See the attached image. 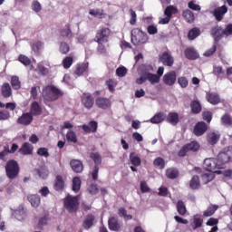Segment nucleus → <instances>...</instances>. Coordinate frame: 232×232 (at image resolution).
Listing matches in <instances>:
<instances>
[{
    "mask_svg": "<svg viewBox=\"0 0 232 232\" xmlns=\"http://www.w3.org/2000/svg\"><path fill=\"white\" fill-rule=\"evenodd\" d=\"M91 159L93 160V162L95 164L94 169L92 172V177L93 180H97L99 177V166L102 162V158L101 157V154L99 153H92Z\"/></svg>",
    "mask_w": 232,
    "mask_h": 232,
    "instance_id": "nucleus-6",
    "label": "nucleus"
},
{
    "mask_svg": "<svg viewBox=\"0 0 232 232\" xmlns=\"http://www.w3.org/2000/svg\"><path fill=\"white\" fill-rule=\"evenodd\" d=\"M217 209H218V206L211 205L204 212V217H211L212 215H215V211H217Z\"/></svg>",
    "mask_w": 232,
    "mask_h": 232,
    "instance_id": "nucleus-48",
    "label": "nucleus"
},
{
    "mask_svg": "<svg viewBox=\"0 0 232 232\" xmlns=\"http://www.w3.org/2000/svg\"><path fill=\"white\" fill-rule=\"evenodd\" d=\"M190 107L193 113H200V111H202V106H200V102L197 101L192 102Z\"/></svg>",
    "mask_w": 232,
    "mask_h": 232,
    "instance_id": "nucleus-49",
    "label": "nucleus"
},
{
    "mask_svg": "<svg viewBox=\"0 0 232 232\" xmlns=\"http://www.w3.org/2000/svg\"><path fill=\"white\" fill-rule=\"evenodd\" d=\"M88 70V63H79L76 66L75 74L76 75H82Z\"/></svg>",
    "mask_w": 232,
    "mask_h": 232,
    "instance_id": "nucleus-40",
    "label": "nucleus"
},
{
    "mask_svg": "<svg viewBox=\"0 0 232 232\" xmlns=\"http://www.w3.org/2000/svg\"><path fill=\"white\" fill-rule=\"evenodd\" d=\"M28 202H30L33 208H39L41 206V196L37 194H31L27 197Z\"/></svg>",
    "mask_w": 232,
    "mask_h": 232,
    "instance_id": "nucleus-19",
    "label": "nucleus"
},
{
    "mask_svg": "<svg viewBox=\"0 0 232 232\" xmlns=\"http://www.w3.org/2000/svg\"><path fill=\"white\" fill-rule=\"evenodd\" d=\"M206 99L208 102L213 104V106H217V104H220V95L217 92H207Z\"/></svg>",
    "mask_w": 232,
    "mask_h": 232,
    "instance_id": "nucleus-15",
    "label": "nucleus"
},
{
    "mask_svg": "<svg viewBox=\"0 0 232 232\" xmlns=\"http://www.w3.org/2000/svg\"><path fill=\"white\" fill-rule=\"evenodd\" d=\"M167 122L171 124L172 126H177L179 124V113L177 112H169L168 116H166Z\"/></svg>",
    "mask_w": 232,
    "mask_h": 232,
    "instance_id": "nucleus-22",
    "label": "nucleus"
},
{
    "mask_svg": "<svg viewBox=\"0 0 232 232\" xmlns=\"http://www.w3.org/2000/svg\"><path fill=\"white\" fill-rule=\"evenodd\" d=\"M190 188L191 189H198V188H200V179H198V176H194L191 179Z\"/></svg>",
    "mask_w": 232,
    "mask_h": 232,
    "instance_id": "nucleus-46",
    "label": "nucleus"
},
{
    "mask_svg": "<svg viewBox=\"0 0 232 232\" xmlns=\"http://www.w3.org/2000/svg\"><path fill=\"white\" fill-rule=\"evenodd\" d=\"M177 209H178V213H179V215H186L187 210H186V205L184 204V202L178 201Z\"/></svg>",
    "mask_w": 232,
    "mask_h": 232,
    "instance_id": "nucleus-55",
    "label": "nucleus"
},
{
    "mask_svg": "<svg viewBox=\"0 0 232 232\" xmlns=\"http://www.w3.org/2000/svg\"><path fill=\"white\" fill-rule=\"evenodd\" d=\"M120 217H123V218H125V220H131V218H133V217L131 215H128L126 208H120L119 212H118Z\"/></svg>",
    "mask_w": 232,
    "mask_h": 232,
    "instance_id": "nucleus-56",
    "label": "nucleus"
},
{
    "mask_svg": "<svg viewBox=\"0 0 232 232\" xmlns=\"http://www.w3.org/2000/svg\"><path fill=\"white\" fill-rule=\"evenodd\" d=\"M109 228L111 231H119L121 229V224L117 220V218H109Z\"/></svg>",
    "mask_w": 232,
    "mask_h": 232,
    "instance_id": "nucleus-25",
    "label": "nucleus"
},
{
    "mask_svg": "<svg viewBox=\"0 0 232 232\" xmlns=\"http://www.w3.org/2000/svg\"><path fill=\"white\" fill-rule=\"evenodd\" d=\"M215 179V172L208 171L204 173V182L205 184H208V182H211Z\"/></svg>",
    "mask_w": 232,
    "mask_h": 232,
    "instance_id": "nucleus-53",
    "label": "nucleus"
},
{
    "mask_svg": "<svg viewBox=\"0 0 232 232\" xmlns=\"http://www.w3.org/2000/svg\"><path fill=\"white\" fill-rule=\"evenodd\" d=\"M160 61L164 64V66H173V63L175 60L173 59V56H171V53L165 52L161 55H160Z\"/></svg>",
    "mask_w": 232,
    "mask_h": 232,
    "instance_id": "nucleus-13",
    "label": "nucleus"
},
{
    "mask_svg": "<svg viewBox=\"0 0 232 232\" xmlns=\"http://www.w3.org/2000/svg\"><path fill=\"white\" fill-rule=\"evenodd\" d=\"M79 189H81V179L76 177L72 179V191L77 192Z\"/></svg>",
    "mask_w": 232,
    "mask_h": 232,
    "instance_id": "nucleus-54",
    "label": "nucleus"
},
{
    "mask_svg": "<svg viewBox=\"0 0 232 232\" xmlns=\"http://www.w3.org/2000/svg\"><path fill=\"white\" fill-rule=\"evenodd\" d=\"M148 34L142 32L139 28H135L131 31V42L135 46H140V44H146L148 43Z\"/></svg>",
    "mask_w": 232,
    "mask_h": 232,
    "instance_id": "nucleus-3",
    "label": "nucleus"
},
{
    "mask_svg": "<svg viewBox=\"0 0 232 232\" xmlns=\"http://www.w3.org/2000/svg\"><path fill=\"white\" fill-rule=\"evenodd\" d=\"M93 220H95V217H93V215H89L83 222L84 229H90V227L93 226Z\"/></svg>",
    "mask_w": 232,
    "mask_h": 232,
    "instance_id": "nucleus-39",
    "label": "nucleus"
},
{
    "mask_svg": "<svg viewBox=\"0 0 232 232\" xmlns=\"http://www.w3.org/2000/svg\"><path fill=\"white\" fill-rule=\"evenodd\" d=\"M202 222H204V219H202V216L200 215L194 216L192 227H194V229H197V227H201Z\"/></svg>",
    "mask_w": 232,
    "mask_h": 232,
    "instance_id": "nucleus-32",
    "label": "nucleus"
},
{
    "mask_svg": "<svg viewBox=\"0 0 232 232\" xmlns=\"http://www.w3.org/2000/svg\"><path fill=\"white\" fill-rule=\"evenodd\" d=\"M220 140V134L218 132H208L207 134V142L210 146H215Z\"/></svg>",
    "mask_w": 232,
    "mask_h": 232,
    "instance_id": "nucleus-17",
    "label": "nucleus"
},
{
    "mask_svg": "<svg viewBox=\"0 0 232 232\" xmlns=\"http://www.w3.org/2000/svg\"><path fill=\"white\" fill-rule=\"evenodd\" d=\"M34 121V117L31 113L26 112L24 113L20 118L17 120L18 124H22L23 126H28L29 124H32V121Z\"/></svg>",
    "mask_w": 232,
    "mask_h": 232,
    "instance_id": "nucleus-16",
    "label": "nucleus"
},
{
    "mask_svg": "<svg viewBox=\"0 0 232 232\" xmlns=\"http://www.w3.org/2000/svg\"><path fill=\"white\" fill-rule=\"evenodd\" d=\"M33 151L34 146L28 142H25L19 150V153H21V155H32Z\"/></svg>",
    "mask_w": 232,
    "mask_h": 232,
    "instance_id": "nucleus-24",
    "label": "nucleus"
},
{
    "mask_svg": "<svg viewBox=\"0 0 232 232\" xmlns=\"http://www.w3.org/2000/svg\"><path fill=\"white\" fill-rule=\"evenodd\" d=\"M162 81L167 86H173V84L177 82V72H175V71H170L165 73Z\"/></svg>",
    "mask_w": 232,
    "mask_h": 232,
    "instance_id": "nucleus-10",
    "label": "nucleus"
},
{
    "mask_svg": "<svg viewBox=\"0 0 232 232\" xmlns=\"http://www.w3.org/2000/svg\"><path fill=\"white\" fill-rule=\"evenodd\" d=\"M227 14V6L222 5L214 9L213 14L217 21L220 22L224 19V15Z\"/></svg>",
    "mask_w": 232,
    "mask_h": 232,
    "instance_id": "nucleus-12",
    "label": "nucleus"
},
{
    "mask_svg": "<svg viewBox=\"0 0 232 232\" xmlns=\"http://www.w3.org/2000/svg\"><path fill=\"white\" fill-rule=\"evenodd\" d=\"M66 139L67 141L69 142H72V144H77L78 140H77V134L75 133V131L69 130L66 133Z\"/></svg>",
    "mask_w": 232,
    "mask_h": 232,
    "instance_id": "nucleus-30",
    "label": "nucleus"
},
{
    "mask_svg": "<svg viewBox=\"0 0 232 232\" xmlns=\"http://www.w3.org/2000/svg\"><path fill=\"white\" fill-rule=\"evenodd\" d=\"M185 55L188 59H197L198 57V53L195 50V48H188L185 51Z\"/></svg>",
    "mask_w": 232,
    "mask_h": 232,
    "instance_id": "nucleus-36",
    "label": "nucleus"
},
{
    "mask_svg": "<svg viewBox=\"0 0 232 232\" xmlns=\"http://www.w3.org/2000/svg\"><path fill=\"white\" fill-rule=\"evenodd\" d=\"M82 102L87 110L93 108L94 101L93 96L90 93H83L82 95Z\"/></svg>",
    "mask_w": 232,
    "mask_h": 232,
    "instance_id": "nucleus-14",
    "label": "nucleus"
},
{
    "mask_svg": "<svg viewBox=\"0 0 232 232\" xmlns=\"http://www.w3.org/2000/svg\"><path fill=\"white\" fill-rule=\"evenodd\" d=\"M34 70L38 72V75H48L50 73V69L46 68L43 63H38Z\"/></svg>",
    "mask_w": 232,
    "mask_h": 232,
    "instance_id": "nucleus-27",
    "label": "nucleus"
},
{
    "mask_svg": "<svg viewBox=\"0 0 232 232\" xmlns=\"http://www.w3.org/2000/svg\"><path fill=\"white\" fill-rule=\"evenodd\" d=\"M110 29L109 28H102L98 31L96 34V42L99 44H102V43H108V38L110 37Z\"/></svg>",
    "mask_w": 232,
    "mask_h": 232,
    "instance_id": "nucleus-8",
    "label": "nucleus"
},
{
    "mask_svg": "<svg viewBox=\"0 0 232 232\" xmlns=\"http://www.w3.org/2000/svg\"><path fill=\"white\" fill-rule=\"evenodd\" d=\"M198 35H200V29L194 27L188 32V37L189 41H194Z\"/></svg>",
    "mask_w": 232,
    "mask_h": 232,
    "instance_id": "nucleus-33",
    "label": "nucleus"
},
{
    "mask_svg": "<svg viewBox=\"0 0 232 232\" xmlns=\"http://www.w3.org/2000/svg\"><path fill=\"white\" fill-rule=\"evenodd\" d=\"M37 153L38 155H40V157H45V159L50 157V153L48 152V149L46 148L38 149Z\"/></svg>",
    "mask_w": 232,
    "mask_h": 232,
    "instance_id": "nucleus-61",
    "label": "nucleus"
},
{
    "mask_svg": "<svg viewBox=\"0 0 232 232\" xmlns=\"http://www.w3.org/2000/svg\"><path fill=\"white\" fill-rule=\"evenodd\" d=\"M224 35H226L227 37L232 35V24H228L226 26V28L222 31V33L215 37V43H219L220 40L224 38Z\"/></svg>",
    "mask_w": 232,
    "mask_h": 232,
    "instance_id": "nucleus-18",
    "label": "nucleus"
},
{
    "mask_svg": "<svg viewBox=\"0 0 232 232\" xmlns=\"http://www.w3.org/2000/svg\"><path fill=\"white\" fill-rule=\"evenodd\" d=\"M62 95L63 92L53 85H47L43 90V97L45 101H57Z\"/></svg>",
    "mask_w": 232,
    "mask_h": 232,
    "instance_id": "nucleus-2",
    "label": "nucleus"
},
{
    "mask_svg": "<svg viewBox=\"0 0 232 232\" xmlns=\"http://www.w3.org/2000/svg\"><path fill=\"white\" fill-rule=\"evenodd\" d=\"M95 104L102 110H108L109 108H111V101L104 97L97 98L95 101Z\"/></svg>",
    "mask_w": 232,
    "mask_h": 232,
    "instance_id": "nucleus-11",
    "label": "nucleus"
},
{
    "mask_svg": "<svg viewBox=\"0 0 232 232\" xmlns=\"http://www.w3.org/2000/svg\"><path fill=\"white\" fill-rule=\"evenodd\" d=\"M71 167L72 169L75 173H81L84 169V166L82 165V162L79 160H73L71 161Z\"/></svg>",
    "mask_w": 232,
    "mask_h": 232,
    "instance_id": "nucleus-21",
    "label": "nucleus"
},
{
    "mask_svg": "<svg viewBox=\"0 0 232 232\" xmlns=\"http://www.w3.org/2000/svg\"><path fill=\"white\" fill-rule=\"evenodd\" d=\"M64 208L69 213H75L79 208V197H72L71 195H68L64 198Z\"/></svg>",
    "mask_w": 232,
    "mask_h": 232,
    "instance_id": "nucleus-4",
    "label": "nucleus"
},
{
    "mask_svg": "<svg viewBox=\"0 0 232 232\" xmlns=\"http://www.w3.org/2000/svg\"><path fill=\"white\" fill-rule=\"evenodd\" d=\"M11 85L13 86L14 90H19L21 88V82H19V77L13 76L11 78Z\"/></svg>",
    "mask_w": 232,
    "mask_h": 232,
    "instance_id": "nucleus-50",
    "label": "nucleus"
},
{
    "mask_svg": "<svg viewBox=\"0 0 232 232\" xmlns=\"http://www.w3.org/2000/svg\"><path fill=\"white\" fill-rule=\"evenodd\" d=\"M61 35H62V37H68V39H72V29L70 28L69 24H67L64 26V28L62 29Z\"/></svg>",
    "mask_w": 232,
    "mask_h": 232,
    "instance_id": "nucleus-35",
    "label": "nucleus"
},
{
    "mask_svg": "<svg viewBox=\"0 0 232 232\" xmlns=\"http://www.w3.org/2000/svg\"><path fill=\"white\" fill-rule=\"evenodd\" d=\"M128 73V69H126V67H119L116 70V75H118V77H124V75H126Z\"/></svg>",
    "mask_w": 232,
    "mask_h": 232,
    "instance_id": "nucleus-62",
    "label": "nucleus"
},
{
    "mask_svg": "<svg viewBox=\"0 0 232 232\" xmlns=\"http://www.w3.org/2000/svg\"><path fill=\"white\" fill-rule=\"evenodd\" d=\"M186 146H187V150H188V151H198V150L200 148V145L197 141H192L191 143H189Z\"/></svg>",
    "mask_w": 232,
    "mask_h": 232,
    "instance_id": "nucleus-52",
    "label": "nucleus"
},
{
    "mask_svg": "<svg viewBox=\"0 0 232 232\" xmlns=\"http://www.w3.org/2000/svg\"><path fill=\"white\" fill-rule=\"evenodd\" d=\"M41 113H43L41 105H39V102H34L31 104V115H41Z\"/></svg>",
    "mask_w": 232,
    "mask_h": 232,
    "instance_id": "nucleus-29",
    "label": "nucleus"
},
{
    "mask_svg": "<svg viewBox=\"0 0 232 232\" xmlns=\"http://www.w3.org/2000/svg\"><path fill=\"white\" fill-rule=\"evenodd\" d=\"M177 12H179L177 7L173 5H169L166 7L164 11V15H167V17H169L171 19V16L173 15V14H177Z\"/></svg>",
    "mask_w": 232,
    "mask_h": 232,
    "instance_id": "nucleus-38",
    "label": "nucleus"
},
{
    "mask_svg": "<svg viewBox=\"0 0 232 232\" xmlns=\"http://www.w3.org/2000/svg\"><path fill=\"white\" fill-rule=\"evenodd\" d=\"M204 165H205L206 171L218 173V171H217V169H220V168H218V160L214 158L205 159Z\"/></svg>",
    "mask_w": 232,
    "mask_h": 232,
    "instance_id": "nucleus-7",
    "label": "nucleus"
},
{
    "mask_svg": "<svg viewBox=\"0 0 232 232\" xmlns=\"http://www.w3.org/2000/svg\"><path fill=\"white\" fill-rule=\"evenodd\" d=\"M32 10H34V12H35L36 14H39V12L43 10V6L41 5V3H39V1L37 0H34L32 4Z\"/></svg>",
    "mask_w": 232,
    "mask_h": 232,
    "instance_id": "nucleus-57",
    "label": "nucleus"
},
{
    "mask_svg": "<svg viewBox=\"0 0 232 232\" xmlns=\"http://www.w3.org/2000/svg\"><path fill=\"white\" fill-rule=\"evenodd\" d=\"M60 52L61 53H68L70 52V45L64 42H62L60 44Z\"/></svg>",
    "mask_w": 232,
    "mask_h": 232,
    "instance_id": "nucleus-59",
    "label": "nucleus"
},
{
    "mask_svg": "<svg viewBox=\"0 0 232 232\" xmlns=\"http://www.w3.org/2000/svg\"><path fill=\"white\" fill-rule=\"evenodd\" d=\"M207 226H211L213 227H215V226H217L218 224V218H210L207 222H206Z\"/></svg>",
    "mask_w": 232,
    "mask_h": 232,
    "instance_id": "nucleus-64",
    "label": "nucleus"
},
{
    "mask_svg": "<svg viewBox=\"0 0 232 232\" xmlns=\"http://www.w3.org/2000/svg\"><path fill=\"white\" fill-rule=\"evenodd\" d=\"M178 84H179L181 88H188V78L184 76L178 78Z\"/></svg>",
    "mask_w": 232,
    "mask_h": 232,
    "instance_id": "nucleus-58",
    "label": "nucleus"
},
{
    "mask_svg": "<svg viewBox=\"0 0 232 232\" xmlns=\"http://www.w3.org/2000/svg\"><path fill=\"white\" fill-rule=\"evenodd\" d=\"M106 84L110 90V92H115V86H117V82L113 80H108L106 82Z\"/></svg>",
    "mask_w": 232,
    "mask_h": 232,
    "instance_id": "nucleus-63",
    "label": "nucleus"
},
{
    "mask_svg": "<svg viewBox=\"0 0 232 232\" xmlns=\"http://www.w3.org/2000/svg\"><path fill=\"white\" fill-rule=\"evenodd\" d=\"M89 14L93 17H100L101 19L104 17V12L102 9H91Z\"/></svg>",
    "mask_w": 232,
    "mask_h": 232,
    "instance_id": "nucleus-47",
    "label": "nucleus"
},
{
    "mask_svg": "<svg viewBox=\"0 0 232 232\" xmlns=\"http://www.w3.org/2000/svg\"><path fill=\"white\" fill-rule=\"evenodd\" d=\"M5 171L8 179H15L19 175V164L17 161L11 160L6 163Z\"/></svg>",
    "mask_w": 232,
    "mask_h": 232,
    "instance_id": "nucleus-5",
    "label": "nucleus"
},
{
    "mask_svg": "<svg viewBox=\"0 0 232 232\" xmlns=\"http://www.w3.org/2000/svg\"><path fill=\"white\" fill-rule=\"evenodd\" d=\"M2 93L5 98L12 96V87H10V83H4L2 86Z\"/></svg>",
    "mask_w": 232,
    "mask_h": 232,
    "instance_id": "nucleus-34",
    "label": "nucleus"
},
{
    "mask_svg": "<svg viewBox=\"0 0 232 232\" xmlns=\"http://www.w3.org/2000/svg\"><path fill=\"white\" fill-rule=\"evenodd\" d=\"M63 68H65V70H68V68H70V66L73 64V57L72 56L65 57L63 61Z\"/></svg>",
    "mask_w": 232,
    "mask_h": 232,
    "instance_id": "nucleus-51",
    "label": "nucleus"
},
{
    "mask_svg": "<svg viewBox=\"0 0 232 232\" xmlns=\"http://www.w3.org/2000/svg\"><path fill=\"white\" fill-rule=\"evenodd\" d=\"M82 130H83L85 133H95V131H97V123L96 121H91L89 125H82Z\"/></svg>",
    "mask_w": 232,
    "mask_h": 232,
    "instance_id": "nucleus-26",
    "label": "nucleus"
},
{
    "mask_svg": "<svg viewBox=\"0 0 232 232\" xmlns=\"http://www.w3.org/2000/svg\"><path fill=\"white\" fill-rule=\"evenodd\" d=\"M54 188L56 189V191H61L62 189H64V179H63V177L57 176Z\"/></svg>",
    "mask_w": 232,
    "mask_h": 232,
    "instance_id": "nucleus-37",
    "label": "nucleus"
},
{
    "mask_svg": "<svg viewBox=\"0 0 232 232\" xmlns=\"http://www.w3.org/2000/svg\"><path fill=\"white\" fill-rule=\"evenodd\" d=\"M223 126H232V117L229 114H224L221 118Z\"/></svg>",
    "mask_w": 232,
    "mask_h": 232,
    "instance_id": "nucleus-45",
    "label": "nucleus"
},
{
    "mask_svg": "<svg viewBox=\"0 0 232 232\" xmlns=\"http://www.w3.org/2000/svg\"><path fill=\"white\" fill-rule=\"evenodd\" d=\"M222 32H224V29H222V26H220V25H216V26L212 27L210 34H211L212 37H214V41H215V37L220 35V34H222Z\"/></svg>",
    "mask_w": 232,
    "mask_h": 232,
    "instance_id": "nucleus-43",
    "label": "nucleus"
},
{
    "mask_svg": "<svg viewBox=\"0 0 232 232\" xmlns=\"http://www.w3.org/2000/svg\"><path fill=\"white\" fill-rule=\"evenodd\" d=\"M194 133L197 135V137H200V135L204 134V122L199 121L196 124L194 128Z\"/></svg>",
    "mask_w": 232,
    "mask_h": 232,
    "instance_id": "nucleus-31",
    "label": "nucleus"
},
{
    "mask_svg": "<svg viewBox=\"0 0 232 232\" xmlns=\"http://www.w3.org/2000/svg\"><path fill=\"white\" fill-rule=\"evenodd\" d=\"M18 59L22 64H24V66H30L31 61L28 56L21 54Z\"/></svg>",
    "mask_w": 232,
    "mask_h": 232,
    "instance_id": "nucleus-60",
    "label": "nucleus"
},
{
    "mask_svg": "<svg viewBox=\"0 0 232 232\" xmlns=\"http://www.w3.org/2000/svg\"><path fill=\"white\" fill-rule=\"evenodd\" d=\"M217 160L218 162V168L224 169L226 164L232 160V146L223 149L222 151L218 153Z\"/></svg>",
    "mask_w": 232,
    "mask_h": 232,
    "instance_id": "nucleus-1",
    "label": "nucleus"
},
{
    "mask_svg": "<svg viewBox=\"0 0 232 232\" xmlns=\"http://www.w3.org/2000/svg\"><path fill=\"white\" fill-rule=\"evenodd\" d=\"M150 72H153V66L151 65L148 67L146 72L145 78L147 79V81H149L152 86H155V84H159V82H160V78L157 74H153Z\"/></svg>",
    "mask_w": 232,
    "mask_h": 232,
    "instance_id": "nucleus-9",
    "label": "nucleus"
},
{
    "mask_svg": "<svg viewBox=\"0 0 232 232\" xmlns=\"http://www.w3.org/2000/svg\"><path fill=\"white\" fill-rule=\"evenodd\" d=\"M153 164L158 169H164L166 161H164V159L159 157L154 160Z\"/></svg>",
    "mask_w": 232,
    "mask_h": 232,
    "instance_id": "nucleus-42",
    "label": "nucleus"
},
{
    "mask_svg": "<svg viewBox=\"0 0 232 232\" xmlns=\"http://www.w3.org/2000/svg\"><path fill=\"white\" fill-rule=\"evenodd\" d=\"M130 161L132 166H139L141 163V160L135 154V152H131L130 155Z\"/></svg>",
    "mask_w": 232,
    "mask_h": 232,
    "instance_id": "nucleus-41",
    "label": "nucleus"
},
{
    "mask_svg": "<svg viewBox=\"0 0 232 232\" xmlns=\"http://www.w3.org/2000/svg\"><path fill=\"white\" fill-rule=\"evenodd\" d=\"M13 217H14L16 220H24V218H26V212H24V208H23V207H20L13 211Z\"/></svg>",
    "mask_w": 232,
    "mask_h": 232,
    "instance_id": "nucleus-23",
    "label": "nucleus"
},
{
    "mask_svg": "<svg viewBox=\"0 0 232 232\" xmlns=\"http://www.w3.org/2000/svg\"><path fill=\"white\" fill-rule=\"evenodd\" d=\"M182 17L185 19L187 23L192 24L195 22V14L189 9H185L182 12Z\"/></svg>",
    "mask_w": 232,
    "mask_h": 232,
    "instance_id": "nucleus-20",
    "label": "nucleus"
},
{
    "mask_svg": "<svg viewBox=\"0 0 232 232\" xmlns=\"http://www.w3.org/2000/svg\"><path fill=\"white\" fill-rule=\"evenodd\" d=\"M167 179H177L179 177V170L176 169H168L166 170Z\"/></svg>",
    "mask_w": 232,
    "mask_h": 232,
    "instance_id": "nucleus-44",
    "label": "nucleus"
},
{
    "mask_svg": "<svg viewBox=\"0 0 232 232\" xmlns=\"http://www.w3.org/2000/svg\"><path fill=\"white\" fill-rule=\"evenodd\" d=\"M166 119V114L164 112L157 113L150 119L152 124H160Z\"/></svg>",
    "mask_w": 232,
    "mask_h": 232,
    "instance_id": "nucleus-28",
    "label": "nucleus"
}]
</instances>
